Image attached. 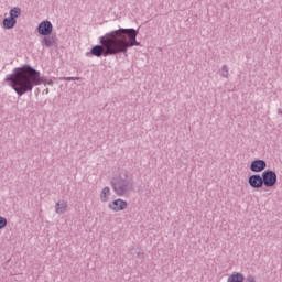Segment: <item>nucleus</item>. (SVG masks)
<instances>
[{"instance_id": "nucleus-2", "label": "nucleus", "mask_w": 282, "mask_h": 282, "mask_svg": "<svg viewBox=\"0 0 282 282\" xmlns=\"http://www.w3.org/2000/svg\"><path fill=\"white\" fill-rule=\"evenodd\" d=\"M4 83H10V87L18 96H24V94H30L34 87L45 85L47 79L41 77V72L26 64L14 68L12 74L7 75Z\"/></svg>"}, {"instance_id": "nucleus-19", "label": "nucleus", "mask_w": 282, "mask_h": 282, "mask_svg": "<svg viewBox=\"0 0 282 282\" xmlns=\"http://www.w3.org/2000/svg\"><path fill=\"white\" fill-rule=\"evenodd\" d=\"M64 80H79L78 77H65Z\"/></svg>"}, {"instance_id": "nucleus-6", "label": "nucleus", "mask_w": 282, "mask_h": 282, "mask_svg": "<svg viewBox=\"0 0 282 282\" xmlns=\"http://www.w3.org/2000/svg\"><path fill=\"white\" fill-rule=\"evenodd\" d=\"M127 206H129V203L122 198H117L108 204V208L110 210H113L115 213H120V210H127Z\"/></svg>"}, {"instance_id": "nucleus-12", "label": "nucleus", "mask_w": 282, "mask_h": 282, "mask_svg": "<svg viewBox=\"0 0 282 282\" xmlns=\"http://www.w3.org/2000/svg\"><path fill=\"white\" fill-rule=\"evenodd\" d=\"M111 195V189L109 188V186H106L102 188L101 193H100V199L102 203H107L109 202V196Z\"/></svg>"}, {"instance_id": "nucleus-14", "label": "nucleus", "mask_w": 282, "mask_h": 282, "mask_svg": "<svg viewBox=\"0 0 282 282\" xmlns=\"http://www.w3.org/2000/svg\"><path fill=\"white\" fill-rule=\"evenodd\" d=\"M20 15H21V8L19 7H14L9 11V17L11 19H19Z\"/></svg>"}, {"instance_id": "nucleus-18", "label": "nucleus", "mask_w": 282, "mask_h": 282, "mask_svg": "<svg viewBox=\"0 0 282 282\" xmlns=\"http://www.w3.org/2000/svg\"><path fill=\"white\" fill-rule=\"evenodd\" d=\"M247 281H248V282H257V280H256L254 276H252V275H249V276L247 278Z\"/></svg>"}, {"instance_id": "nucleus-1", "label": "nucleus", "mask_w": 282, "mask_h": 282, "mask_svg": "<svg viewBox=\"0 0 282 282\" xmlns=\"http://www.w3.org/2000/svg\"><path fill=\"white\" fill-rule=\"evenodd\" d=\"M138 34L140 30L135 29H123L110 31L105 35L99 37V44L94 45L86 56H96V58H101V56H119L123 54L127 58L129 56V48L140 47V42H138Z\"/></svg>"}, {"instance_id": "nucleus-7", "label": "nucleus", "mask_w": 282, "mask_h": 282, "mask_svg": "<svg viewBox=\"0 0 282 282\" xmlns=\"http://www.w3.org/2000/svg\"><path fill=\"white\" fill-rule=\"evenodd\" d=\"M248 184L251 186V188H263V177L260 174H252L248 178Z\"/></svg>"}, {"instance_id": "nucleus-11", "label": "nucleus", "mask_w": 282, "mask_h": 282, "mask_svg": "<svg viewBox=\"0 0 282 282\" xmlns=\"http://www.w3.org/2000/svg\"><path fill=\"white\" fill-rule=\"evenodd\" d=\"M55 210L57 215H64L67 210V202L59 200L58 203H56Z\"/></svg>"}, {"instance_id": "nucleus-20", "label": "nucleus", "mask_w": 282, "mask_h": 282, "mask_svg": "<svg viewBox=\"0 0 282 282\" xmlns=\"http://www.w3.org/2000/svg\"><path fill=\"white\" fill-rule=\"evenodd\" d=\"M281 115H282V111H281Z\"/></svg>"}, {"instance_id": "nucleus-17", "label": "nucleus", "mask_w": 282, "mask_h": 282, "mask_svg": "<svg viewBox=\"0 0 282 282\" xmlns=\"http://www.w3.org/2000/svg\"><path fill=\"white\" fill-rule=\"evenodd\" d=\"M8 226V218L0 216V230H3Z\"/></svg>"}, {"instance_id": "nucleus-4", "label": "nucleus", "mask_w": 282, "mask_h": 282, "mask_svg": "<svg viewBox=\"0 0 282 282\" xmlns=\"http://www.w3.org/2000/svg\"><path fill=\"white\" fill-rule=\"evenodd\" d=\"M276 172L272 170H265L262 172V183L267 188H272V186H276Z\"/></svg>"}, {"instance_id": "nucleus-15", "label": "nucleus", "mask_w": 282, "mask_h": 282, "mask_svg": "<svg viewBox=\"0 0 282 282\" xmlns=\"http://www.w3.org/2000/svg\"><path fill=\"white\" fill-rule=\"evenodd\" d=\"M220 76L223 78H230V73H229V69H228V65H223L221 68H220Z\"/></svg>"}, {"instance_id": "nucleus-8", "label": "nucleus", "mask_w": 282, "mask_h": 282, "mask_svg": "<svg viewBox=\"0 0 282 282\" xmlns=\"http://www.w3.org/2000/svg\"><path fill=\"white\" fill-rule=\"evenodd\" d=\"M265 169H268V163L261 159H257L250 164V171H252V173H262Z\"/></svg>"}, {"instance_id": "nucleus-5", "label": "nucleus", "mask_w": 282, "mask_h": 282, "mask_svg": "<svg viewBox=\"0 0 282 282\" xmlns=\"http://www.w3.org/2000/svg\"><path fill=\"white\" fill-rule=\"evenodd\" d=\"M52 32H54V25H52V22H50L48 20L42 21L37 25V33L41 36H50Z\"/></svg>"}, {"instance_id": "nucleus-10", "label": "nucleus", "mask_w": 282, "mask_h": 282, "mask_svg": "<svg viewBox=\"0 0 282 282\" xmlns=\"http://www.w3.org/2000/svg\"><path fill=\"white\" fill-rule=\"evenodd\" d=\"M2 25L4 30H12L17 25V19L13 18H4L2 21Z\"/></svg>"}, {"instance_id": "nucleus-16", "label": "nucleus", "mask_w": 282, "mask_h": 282, "mask_svg": "<svg viewBox=\"0 0 282 282\" xmlns=\"http://www.w3.org/2000/svg\"><path fill=\"white\" fill-rule=\"evenodd\" d=\"M132 256L137 257L138 259H143L144 253L142 252V249H131Z\"/></svg>"}, {"instance_id": "nucleus-9", "label": "nucleus", "mask_w": 282, "mask_h": 282, "mask_svg": "<svg viewBox=\"0 0 282 282\" xmlns=\"http://www.w3.org/2000/svg\"><path fill=\"white\" fill-rule=\"evenodd\" d=\"M56 34L51 33V35H44L42 39V45H44V47H53V45H56Z\"/></svg>"}, {"instance_id": "nucleus-3", "label": "nucleus", "mask_w": 282, "mask_h": 282, "mask_svg": "<svg viewBox=\"0 0 282 282\" xmlns=\"http://www.w3.org/2000/svg\"><path fill=\"white\" fill-rule=\"evenodd\" d=\"M110 186L118 197H124V195L135 191V181L133 176L129 175V172L122 171L111 178Z\"/></svg>"}, {"instance_id": "nucleus-13", "label": "nucleus", "mask_w": 282, "mask_h": 282, "mask_svg": "<svg viewBox=\"0 0 282 282\" xmlns=\"http://www.w3.org/2000/svg\"><path fill=\"white\" fill-rule=\"evenodd\" d=\"M243 281H246V278L241 273H239V272L232 273L227 279V282H243Z\"/></svg>"}]
</instances>
